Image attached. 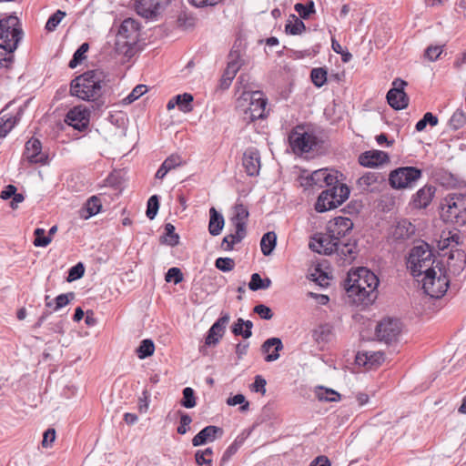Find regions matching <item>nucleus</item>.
<instances>
[{"mask_svg":"<svg viewBox=\"0 0 466 466\" xmlns=\"http://www.w3.org/2000/svg\"><path fill=\"white\" fill-rule=\"evenodd\" d=\"M342 174L335 169L322 168L311 173L308 180L309 185L319 187H327L315 204L317 212L323 213L340 206L349 198L350 190L345 184L340 183Z\"/></svg>","mask_w":466,"mask_h":466,"instance_id":"f257e3e1","label":"nucleus"},{"mask_svg":"<svg viewBox=\"0 0 466 466\" xmlns=\"http://www.w3.org/2000/svg\"><path fill=\"white\" fill-rule=\"evenodd\" d=\"M379 284L377 275L369 268L360 267L348 273L343 286L352 304L367 307L377 299Z\"/></svg>","mask_w":466,"mask_h":466,"instance_id":"f03ea898","label":"nucleus"},{"mask_svg":"<svg viewBox=\"0 0 466 466\" xmlns=\"http://www.w3.org/2000/svg\"><path fill=\"white\" fill-rule=\"evenodd\" d=\"M104 73L88 70L75 77L70 83V94L85 101H95L101 96Z\"/></svg>","mask_w":466,"mask_h":466,"instance_id":"7ed1b4c3","label":"nucleus"},{"mask_svg":"<svg viewBox=\"0 0 466 466\" xmlns=\"http://www.w3.org/2000/svg\"><path fill=\"white\" fill-rule=\"evenodd\" d=\"M441 217L443 221L458 226L466 224V195L448 194L441 202Z\"/></svg>","mask_w":466,"mask_h":466,"instance_id":"20e7f679","label":"nucleus"},{"mask_svg":"<svg viewBox=\"0 0 466 466\" xmlns=\"http://www.w3.org/2000/svg\"><path fill=\"white\" fill-rule=\"evenodd\" d=\"M23 37L19 20L15 15L0 19V47L4 51L14 53Z\"/></svg>","mask_w":466,"mask_h":466,"instance_id":"39448f33","label":"nucleus"},{"mask_svg":"<svg viewBox=\"0 0 466 466\" xmlns=\"http://www.w3.org/2000/svg\"><path fill=\"white\" fill-rule=\"evenodd\" d=\"M288 140L290 148L296 155L310 152L318 143L316 136L305 131L304 127L299 125L289 132Z\"/></svg>","mask_w":466,"mask_h":466,"instance_id":"423d86ee","label":"nucleus"},{"mask_svg":"<svg viewBox=\"0 0 466 466\" xmlns=\"http://www.w3.org/2000/svg\"><path fill=\"white\" fill-rule=\"evenodd\" d=\"M432 256V252L427 244L412 248L409 257V263L414 277L426 274V268H431L434 262Z\"/></svg>","mask_w":466,"mask_h":466,"instance_id":"0eeeda50","label":"nucleus"},{"mask_svg":"<svg viewBox=\"0 0 466 466\" xmlns=\"http://www.w3.org/2000/svg\"><path fill=\"white\" fill-rule=\"evenodd\" d=\"M427 272L424 274L422 282V289L424 292L431 298L442 297L449 288V278L446 274L443 276L436 277V271L433 268H427Z\"/></svg>","mask_w":466,"mask_h":466,"instance_id":"6e6552de","label":"nucleus"},{"mask_svg":"<svg viewBox=\"0 0 466 466\" xmlns=\"http://www.w3.org/2000/svg\"><path fill=\"white\" fill-rule=\"evenodd\" d=\"M421 170L414 167H402L392 170L389 176L390 185L400 189L411 187L420 178Z\"/></svg>","mask_w":466,"mask_h":466,"instance_id":"1a4fd4ad","label":"nucleus"},{"mask_svg":"<svg viewBox=\"0 0 466 466\" xmlns=\"http://www.w3.org/2000/svg\"><path fill=\"white\" fill-rule=\"evenodd\" d=\"M139 29L140 24L137 20L133 18L125 19L119 26L116 45L117 46H127L126 53H127L137 44Z\"/></svg>","mask_w":466,"mask_h":466,"instance_id":"9d476101","label":"nucleus"},{"mask_svg":"<svg viewBox=\"0 0 466 466\" xmlns=\"http://www.w3.org/2000/svg\"><path fill=\"white\" fill-rule=\"evenodd\" d=\"M170 0H135L136 13L146 19L153 20L168 5Z\"/></svg>","mask_w":466,"mask_h":466,"instance_id":"9b49d317","label":"nucleus"},{"mask_svg":"<svg viewBox=\"0 0 466 466\" xmlns=\"http://www.w3.org/2000/svg\"><path fill=\"white\" fill-rule=\"evenodd\" d=\"M243 64L244 61L242 59L241 51L235 44L229 52L228 66L220 80V86L222 88L226 89L229 87L237 72L240 69Z\"/></svg>","mask_w":466,"mask_h":466,"instance_id":"f8f14e48","label":"nucleus"},{"mask_svg":"<svg viewBox=\"0 0 466 466\" xmlns=\"http://www.w3.org/2000/svg\"><path fill=\"white\" fill-rule=\"evenodd\" d=\"M406 86V81L397 78L392 82V87L387 93V101L395 110L404 109L409 105V96L404 91Z\"/></svg>","mask_w":466,"mask_h":466,"instance_id":"ddd939ff","label":"nucleus"},{"mask_svg":"<svg viewBox=\"0 0 466 466\" xmlns=\"http://www.w3.org/2000/svg\"><path fill=\"white\" fill-rule=\"evenodd\" d=\"M416 232L415 226L407 218H400L390 227L389 240L394 243H403L410 239Z\"/></svg>","mask_w":466,"mask_h":466,"instance_id":"4468645a","label":"nucleus"},{"mask_svg":"<svg viewBox=\"0 0 466 466\" xmlns=\"http://www.w3.org/2000/svg\"><path fill=\"white\" fill-rule=\"evenodd\" d=\"M267 98L262 94L256 92L251 97L249 106L244 110L243 119L248 123L257 119H263L267 116Z\"/></svg>","mask_w":466,"mask_h":466,"instance_id":"2eb2a0df","label":"nucleus"},{"mask_svg":"<svg viewBox=\"0 0 466 466\" xmlns=\"http://www.w3.org/2000/svg\"><path fill=\"white\" fill-rule=\"evenodd\" d=\"M400 333V323L398 319H383L376 328L378 339L385 343L395 341Z\"/></svg>","mask_w":466,"mask_h":466,"instance_id":"dca6fc26","label":"nucleus"},{"mask_svg":"<svg viewBox=\"0 0 466 466\" xmlns=\"http://www.w3.org/2000/svg\"><path fill=\"white\" fill-rule=\"evenodd\" d=\"M333 253L339 257L341 265H350L358 255V246L356 240L348 239L347 241L340 240L332 244Z\"/></svg>","mask_w":466,"mask_h":466,"instance_id":"f3484780","label":"nucleus"},{"mask_svg":"<svg viewBox=\"0 0 466 466\" xmlns=\"http://www.w3.org/2000/svg\"><path fill=\"white\" fill-rule=\"evenodd\" d=\"M90 111L85 106H76L70 109L66 116V123L75 129L83 131L89 125Z\"/></svg>","mask_w":466,"mask_h":466,"instance_id":"a211bd4d","label":"nucleus"},{"mask_svg":"<svg viewBox=\"0 0 466 466\" xmlns=\"http://www.w3.org/2000/svg\"><path fill=\"white\" fill-rule=\"evenodd\" d=\"M466 265V255L461 249H451L444 274L450 278L451 276L457 277L461 274Z\"/></svg>","mask_w":466,"mask_h":466,"instance_id":"6ab92c4d","label":"nucleus"},{"mask_svg":"<svg viewBox=\"0 0 466 466\" xmlns=\"http://www.w3.org/2000/svg\"><path fill=\"white\" fill-rule=\"evenodd\" d=\"M230 320L228 313H221V316L214 322L208 331L205 343L208 346L217 345L225 334L226 327Z\"/></svg>","mask_w":466,"mask_h":466,"instance_id":"aec40b11","label":"nucleus"},{"mask_svg":"<svg viewBox=\"0 0 466 466\" xmlns=\"http://www.w3.org/2000/svg\"><path fill=\"white\" fill-rule=\"evenodd\" d=\"M353 228V222L349 218L337 217L330 221L328 226V231L330 233L331 238L337 241L343 240L348 233Z\"/></svg>","mask_w":466,"mask_h":466,"instance_id":"412c9836","label":"nucleus"},{"mask_svg":"<svg viewBox=\"0 0 466 466\" xmlns=\"http://www.w3.org/2000/svg\"><path fill=\"white\" fill-rule=\"evenodd\" d=\"M25 155L33 164H46L48 157L42 152V144L37 138L29 139L25 146Z\"/></svg>","mask_w":466,"mask_h":466,"instance_id":"4be33fe9","label":"nucleus"},{"mask_svg":"<svg viewBox=\"0 0 466 466\" xmlns=\"http://www.w3.org/2000/svg\"><path fill=\"white\" fill-rule=\"evenodd\" d=\"M242 163L248 176H258L261 166L259 151L255 147L247 148L243 154Z\"/></svg>","mask_w":466,"mask_h":466,"instance_id":"5701e85b","label":"nucleus"},{"mask_svg":"<svg viewBox=\"0 0 466 466\" xmlns=\"http://www.w3.org/2000/svg\"><path fill=\"white\" fill-rule=\"evenodd\" d=\"M222 434V428L215 425L206 426L197 435L193 437L192 445L194 447H198L208 442H212L218 438L221 437Z\"/></svg>","mask_w":466,"mask_h":466,"instance_id":"b1692460","label":"nucleus"},{"mask_svg":"<svg viewBox=\"0 0 466 466\" xmlns=\"http://www.w3.org/2000/svg\"><path fill=\"white\" fill-rule=\"evenodd\" d=\"M389 155L380 150L366 151L359 157V163L367 167H377L389 162Z\"/></svg>","mask_w":466,"mask_h":466,"instance_id":"393cba45","label":"nucleus"},{"mask_svg":"<svg viewBox=\"0 0 466 466\" xmlns=\"http://www.w3.org/2000/svg\"><path fill=\"white\" fill-rule=\"evenodd\" d=\"M282 350L283 343L279 338H269L261 346V351L267 353L265 357L267 362L277 360L279 358V352Z\"/></svg>","mask_w":466,"mask_h":466,"instance_id":"a878e982","label":"nucleus"},{"mask_svg":"<svg viewBox=\"0 0 466 466\" xmlns=\"http://www.w3.org/2000/svg\"><path fill=\"white\" fill-rule=\"evenodd\" d=\"M314 241L309 243V248L312 251L321 253L323 252L326 255H329L333 253V243L337 241L334 238H331L330 233L329 235H320L318 238H313Z\"/></svg>","mask_w":466,"mask_h":466,"instance_id":"bb28decb","label":"nucleus"},{"mask_svg":"<svg viewBox=\"0 0 466 466\" xmlns=\"http://www.w3.org/2000/svg\"><path fill=\"white\" fill-rule=\"evenodd\" d=\"M436 188L431 185H426L417 191L412 201L415 208H425L431 202Z\"/></svg>","mask_w":466,"mask_h":466,"instance_id":"cd10ccee","label":"nucleus"},{"mask_svg":"<svg viewBox=\"0 0 466 466\" xmlns=\"http://www.w3.org/2000/svg\"><path fill=\"white\" fill-rule=\"evenodd\" d=\"M249 216L247 207L243 204H236L234 207V215L231 218L235 229L238 232L247 233V221Z\"/></svg>","mask_w":466,"mask_h":466,"instance_id":"c85d7f7f","label":"nucleus"},{"mask_svg":"<svg viewBox=\"0 0 466 466\" xmlns=\"http://www.w3.org/2000/svg\"><path fill=\"white\" fill-rule=\"evenodd\" d=\"M102 208L101 199L97 196L90 197L83 208L79 210V216L83 219H88L100 212Z\"/></svg>","mask_w":466,"mask_h":466,"instance_id":"c756f323","label":"nucleus"},{"mask_svg":"<svg viewBox=\"0 0 466 466\" xmlns=\"http://www.w3.org/2000/svg\"><path fill=\"white\" fill-rule=\"evenodd\" d=\"M225 224V219L215 208L209 209V222L208 232L211 236H218L220 234Z\"/></svg>","mask_w":466,"mask_h":466,"instance_id":"7c9ffc66","label":"nucleus"},{"mask_svg":"<svg viewBox=\"0 0 466 466\" xmlns=\"http://www.w3.org/2000/svg\"><path fill=\"white\" fill-rule=\"evenodd\" d=\"M253 323L250 320H244L239 318L231 327V331L235 336H242L248 339L252 336Z\"/></svg>","mask_w":466,"mask_h":466,"instance_id":"2f4dec72","label":"nucleus"},{"mask_svg":"<svg viewBox=\"0 0 466 466\" xmlns=\"http://www.w3.org/2000/svg\"><path fill=\"white\" fill-rule=\"evenodd\" d=\"M277 244V235L274 231L265 233L260 240V248L264 256H269Z\"/></svg>","mask_w":466,"mask_h":466,"instance_id":"473e14b6","label":"nucleus"},{"mask_svg":"<svg viewBox=\"0 0 466 466\" xmlns=\"http://www.w3.org/2000/svg\"><path fill=\"white\" fill-rule=\"evenodd\" d=\"M306 30L304 22L297 17L295 15H290L285 25V31L287 34L297 35H301Z\"/></svg>","mask_w":466,"mask_h":466,"instance_id":"72a5a7b5","label":"nucleus"},{"mask_svg":"<svg viewBox=\"0 0 466 466\" xmlns=\"http://www.w3.org/2000/svg\"><path fill=\"white\" fill-rule=\"evenodd\" d=\"M246 235L247 233L238 232V229H236L234 234H229L223 238L221 248L226 251L232 250L234 245L239 243L246 237Z\"/></svg>","mask_w":466,"mask_h":466,"instance_id":"f704fd0d","label":"nucleus"},{"mask_svg":"<svg viewBox=\"0 0 466 466\" xmlns=\"http://www.w3.org/2000/svg\"><path fill=\"white\" fill-rule=\"evenodd\" d=\"M316 396L320 401L327 402H335L339 401L341 399V396L339 392L332 389H327L324 387H319L316 391Z\"/></svg>","mask_w":466,"mask_h":466,"instance_id":"c9c22d12","label":"nucleus"},{"mask_svg":"<svg viewBox=\"0 0 466 466\" xmlns=\"http://www.w3.org/2000/svg\"><path fill=\"white\" fill-rule=\"evenodd\" d=\"M193 96L189 93H184L182 95L176 96L177 106H178L179 110L184 113H188L192 111Z\"/></svg>","mask_w":466,"mask_h":466,"instance_id":"e433bc0d","label":"nucleus"},{"mask_svg":"<svg viewBox=\"0 0 466 466\" xmlns=\"http://www.w3.org/2000/svg\"><path fill=\"white\" fill-rule=\"evenodd\" d=\"M466 125V114L461 109H457L449 120V127L452 130H458Z\"/></svg>","mask_w":466,"mask_h":466,"instance_id":"4c0bfd02","label":"nucleus"},{"mask_svg":"<svg viewBox=\"0 0 466 466\" xmlns=\"http://www.w3.org/2000/svg\"><path fill=\"white\" fill-rule=\"evenodd\" d=\"M384 181V177L379 172H367L359 179L360 186L370 187L377 183Z\"/></svg>","mask_w":466,"mask_h":466,"instance_id":"58836bf2","label":"nucleus"},{"mask_svg":"<svg viewBox=\"0 0 466 466\" xmlns=\"http://www.w3.org/2000/svg\"><path fill=\"white\" fill-rule=\"evenodd\" d=\"M154 350V342L151 339H146L140 342V345L137 349V354L140 360H144L153 355Z\"/></svg>","mask_w":466,"mask_h":466,"instance_id":"ea45409f","label":"nucleus"},{"mask_svg":"<svg viewBox=\"0 0 466 466\" xmlns=\"http://www.w3.org/2000/svg\"><path fill=\"white\" fill-rule=\"evenodd\" d=\"M294 9L299 13L301 19H308L316 12L315 5L312 0H309L307 4L297 3L294 5Z\"/></svg>","mask_w":466,"mask_h":466,"instance_id":"a19ab883","label":"nucleus"},{"mask_svg":"<svg viewBox=\"0 0 466 466\" xmlns=\"http://www.w3.org/2000/svg\"><path fill=\"white\" fill-rule=\"evenodd\" d=\"M382 360V353L380 352H359L356 360L359 364L363 362L364 365L370 363L371 365L374 363H380Z\"/></svg>","mask_w":466,"mask_h":466,"instance_id":"79ce46f5","label":"nucleus"},{"mask_svg":"<svg viewBox=\"0 0 466 466\" xmlns=\"http://www.w3.org/2000/svg\"><path fill=\"white\" fill-rule=\"evenodd\" d=\"M89 49L87 43H83L74 53L72 59L69 61L68 66L70 68L76 67L85 58L86 53Z\"/></svg>","mask_w":466,"mask_h":466,"instance_id":"37998d69","label":"nucleus"},{"mask_svg":"<svg viewBox=\"0 0 466 466\" xmlns=\"http://www.w3.org/2000/svg\"><path fill=\"white\" fill-rule=\"evenodd\" d=\"M213 455V450L211 448H207L203 451L198 450L195 453V461L198 466L208 465L211 466L212 459L210 458Z\"/></svg>","mask_w":466,"mask_h":466,"instance_id":"c03bdc74","label":"nucleus"},{"mask_svg":"<svg viewBox=\"0 0 466 466\" xmlns=\"http://www.w3.org/2000/svg\"><path fill=\"white\" fill-rule=\"evenodd\" d=\"M331 337V328L329 325H320L313 331V338L317 342H327Z\"/></svg>","mask_w":466,"mask_h":466,"instance_id":"a18cd8bd","label":"nucleus"},{"mask_svg":"<svg viewBox=\"0 0 466 466\" xmlns=\"http://www.w3.org/2000/svg\"><path fill=\"white\" fill-rule=\"evenodd\" d=\"M175 227L171 223L165 226L164 242L171 247H175L179 243V236L175 232Z\"/></svg>","mask_w":466,"mask_h":466,"instance_id":"49530a36","label":"nucleus"},{"mask_svg":"<svg viewBox=\"0 0 466 466\" xmlns=\"http://www.w3.org/2000/svg\"><path fill=\"white\" fill-rule=\"evenodd\" d=\"M328 72L322 67L313 68L310 73L312 83L317 87H321L327 82Z\"/></svg>","mask_w":466,"mask_h":466,"instance_id":"de8ad7c7","label":"nucleus"},{"mask_svg":"<svg viewBox=\"0 0 466 466\" xmlns=\"http://www.w3.org/2000/svg\"><path fill=\"white\" fill-rule=\"evenodd\" d=\"M438 121L439 120L436 116L431 112H427L424 114L423 117L417 122L415 128L418 132H421L425 129L428 124L431 127H435L438 125Z\"/></svg>","mask_w":466,"mask_h":466,"instance_id":"09e8293b","label":"nucleus"},{"mask_svg":"<svg viewBox=\"0 0 466 466\" xmlns=\"http://www.w3.org/2000/svg\"><path fill=\"white\" fill-rule=\"evenodd\" d=\"M177 25L183 29H189L195 26L196 17L187 12H181L177 16Z\"/></svg>","mask_w":466,"mask_h":466,"instance_id":"8fccbe9b","label":"nucleus"},{"mask_svg":"<svg viewBox=\"0 0 466 466\" xmlns=\"http://www.w3.org/2000/svg\"><path fill=\"white\" fill-rule=\"evenodd\" d=\"M66 15V12L62 10H57L47 20L46 24V30L48 32H53L56 30L57 25L60 24L62 19Z\"/></svg>","mask_w":466,"mask_h":466,"instance_id":"3c124183","label":"nucleus"},{"mask_svg":"<svg viewBox=\"0 0 466 466\" xmlns=\"http://www.w3.org/2000/svg\"><path fill=\"white\" fill-rule=\"evenodd\" d=\"M159 208V198L157 195L151 196L147 200L146 215L149 219H154Z\"/></svg>","mask_w":466,"mask_h":466,"instance_id":"603ef678","label":"nucleus"},{"mask_svg":"<svg viewBox=\"0 0 466 466\" xmlns=\"http://www.w3.org/2000/svg\"><path fill=\"white\" fill-rule=\"evenodd\" d=\"M45 234L46 230L44 228H37L35 229V239L33 243L35 247L45 248L51 243L52 238L50 237L46 236Z\"/></svg>","mask_w":466,"mask_h":466,"instance_id":"864d4df0","label":"nucleus"},{"mask_svg":"<svg viewBox=\"0 0 466 466\" xmlns=\"http://www.w3.org/2000/svg\"><path fill=\"white\" fill-rule=\"evenodd\" d=\"M180 404L187 409H191L196 406L195 392L192 388L187 387L183 390V398Z\"/></svg>","mask_w":466,"mask_h":466,"instance_id":"5fc2aeb1","label":"nucleus"},{"mask_svg":"<svg viewBox=\"0 0 466 466\" xmlns=\"http://www.w3.org/2000/svg\"><path fill=\"white\" fill-rule=\"evenodd\" d=\"M242 443V440L236 439L224 451L221 458V463L223 464L228 462L231 457L237 453Z\"/></svg>","mask_w":466,"mask_h":466,"instance_id":"6e6d98bb","label":"nucleus"},{"mask_svg":"<svg viewBox=\"0 0 466 466\" xmlns=\"http://www.w3.org/2000/svg\"><path fill=\"white\" fill-rule=\"evenodd\" d=\"M227 404L229 406L240 405L239 410L241 412L247 411L249 409V403L246 401L243 394H236L227 400Z\"/></svg>","mask_w":466,"mask_h":466,"instance_id":"4d7b16f0","label":"nucleus"},{"mask_svg":"<svg viewBox=\"0 0 466 466\" xmlns=\"http://www.w3.org/2000/svg\"><path fill=\"white\" fill-rule=\"evenodd\" d=\"M177 413L180 416V421L177 431L178 434L184 435L190 430L189 425L192 422V418L187 413L181 410H178Z\"/></svg>","mask_w":466,"mask_h":466,"instance_id":"13d9d810","label":"nucleus"},{"mask_svg":"<svg viewBox=\"0 0 466 466\" xmlns=\"http://www.w3.org/2000/svg\"><path fill=\"white\" fill-rule=\"evenodd\" d=\"M147 91V86L146 85H137L131 93L124 98L125 104H131L137 99H138L141 96H143Z\"/></svg>","mask_w":466,"mask_h":466,"instance_id":"bf43d9fd","label":"nucleus"},{"mask_svg":"<svg viewBox=\"0 0 466 466\" xmlns=\"http://www.w3.org/2000/svg\"><path fill=\"white\" fill-rule=\"evenodd\" d=\"M85 274V267L82 262H78L72 268H70L67 276V281L72 282L81 279Z\"/></svg>","mask_w":466,"mask_h":466,"instance_id":"052dcab7","label":"nucleus"},{"mask_svg":"<svg viewBox=\"0 0 466 466\" xmlns=\"http://www.w3.org/2000/svg\"><path fill=\"white\" fill-rule=\"evenodd\" d=\"M215 266L223 272H228L234 268L235 261L231 258H218L215 261Z\"/></svg>","mask_w":466,"mask_h":466,"instance_id":"680f3d73","label":"nucleus"},{"mask_svg":"<svg viewBox=\"0 0 466 466\" xmlns=\"http://www.w3.org/2000/svg\"><path fill=\"white\" fill-rule=\"evenodd\" d=\"M75 294L73 292H68L66 294H60L55 299V307L54 310L56 311L64 307H66L72 299H74Z\"/></svg>","mask_w":466,"mask_h":466,"instance_id":"e2e57ef3","label":"nucleus"},{"mask_svg":"<svg viewBox=\"0 0 466 466\" xmlns=\"http://www.w3.org/2000/svg\"><path fill=\"white\" fill-rule=\"evenodd\" d=\"M165 279L167 282L173 281L175 284H178L183 281V274L180 268L173 267L166 273Z\"/></svg>","mask_w":466,"mask_h":466,"instance_id":"0e129e2a","label":"nucleus"},{"mask_svg":"<svg viewBox=\"0 0 466 466\" xmlns=\"http://www.w3.org/2000/svg\"><path fill=\"white\" fill-rule=\"evenodd\" d=\"M253 311L262 319L269 320L273 317L271 309L264 304L256 305L253 309Z\"/></svg>","mask_w":466,"mask_h":466,"instance_id":"69168bd1","label":"nucleus"},{"mask_svg":"<svg viewBox=\"0 0 466 466\" xmlns=\"http://www.w3.org/2000/svg\"><path fill=\"white\" fill-rule=\"evenodd\" d=\"M311 277H312V280L316 281L321 287H325V286L329 285V283H328V279H329L328 274L323 272L319 268V267H317L315 268V272L311 274Z\"/></svg>","mask_w":466,"mask_h":466,"instance_id":"338daca9","label":"nucleus"},{"mask_svg":"<svg viewBox=\"0 0 466 466\" xmlns=\"http://www.w3.org/2000/svg\"><path fill=\"white\" fill-rule=\"evenodd\" d=\"M441 53V46H430L425 50V56L431 61H435L439 58Z\"/></svg>","mask_w":466,"mask_h":466,"instance_id":"774afa93","label":"nucleus"}]
</instances>
